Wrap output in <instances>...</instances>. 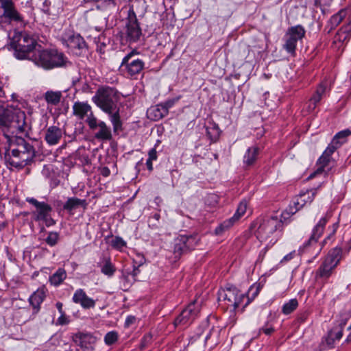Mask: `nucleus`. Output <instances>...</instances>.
Masks as SVG:
<instances>
[{
  "mask_svg": "<svg viewBox=\"0 0 351 351\" xmlns=\"http://www.w3.org/2000/svg\"><path fill=\"white\" fill-rule=\"evenodd\" d=\"M26 118L25 112L21 109L0 104V128L2 130L27 136L31 125Z\"/></svg>",
  "mask_w": 351,
  "mask_h": 351,
  "instance_id": "nucleus-1",
  "label": "nucleus"
},
{
  "mask_svg": "<svg viewBox=\"0 0 351 351\" xmlns=\"http://www.w3.org/2000/svg\"><path fill=\"white\" fill-rule=\"evenodd\" d=\"M11 153L5 154L6 162L12 167L21 169L30 165L36 156L34 146L23 138L15 136L10 141Z\"/></svg>",
  "mask_w": 351,
  "mask_h": 351,
  "instance_id": "nucleus-2",
  "label": "nucleus"
},
{
  "mask_svg": "<svg viewBox=\"0 0 351 351\" xmlns=\"http://www.w3.org/2000/svg\"><path fill=\"white\" fill-rule=\"evenodd\" d=\"M259 225L256 230V237L261 242L268 241L274 245L282 235L284 225L289 223L281 216L267 217L258 219Z\"/></svg>",
  "mask_w": 351,
  "mask_h": 351,
  "instance_id": "nucleus-3",
  "label": "nucleus"
},
{
  "mask_svg": "<svg viewBox=\"0 0 351 351\" xmlns=\"http://www.w3.org/2000/svg\"><path fill=\"white\" fill-rule=\"evenodd\" d=\"M14 50V55L17 59H29L35 53L36 47H40L36 39L25 32H15L9 44Z\"/></svg>",
  "mask_w": 351,
  "mask_h": 351,
  "instance_id": "nucleus-4",
  "label": "nucleus"
},
{
  "mask_svg": "<svg viewBox=\"0 0 351 351\" xmlns=\"http://www.w3.org/2000/svg\"><path fill=\"white\" fill-rule=\"evenodd\" d=\"M31 60L45 70L66 66L69 62L65 55L56 49L37 50L32 55Z\"/></svg>",
  "mask_w": 351,
  "mask_h": 351,
  "instance_id": "nucleus-5",
  "label": "nucleus"
},
{
  "mask_svg": "<svg viewBox=\"0 0 351 351\" xmlns=\"http://www.w3.org/2000/svg\"><path fill=\"white\" fill-rule=\"evenodd\" d=\"M119 100L118 92L109 86L97 89L92 101L106 114H110L117 108Z\"/></svg>",
  "mask_w": 351,
  "mask_h": 351,
  "instance_id": "nucleus-6",
  "label": "nucleus"
},
{
  "mask_svg": "<svg viewBox=\"0 0 351 351\" xmlns=\"http://www.w3.org/2000/svg\"><path fill=\"white\" fill-rule=\"evenodd\" d=\"M342 258L341 247H336L329 251L315 271V278L327 280Z\"/></svg>",
  "mask_w": 351,
  "mask_h": 351,
  "instance_id": "nucleus-7",
  "label": "nucleus"
},
{
  "mask_svg": "<svg viewBox=\"0 0 351 351\" xmlns=\"http://www.w3.org/2000/svg\"><path fill=\"white\" fill-rule=\"evenodd\" d=\"M245 299V293L241 292L235 286L228 285L225 288L219 290L218 301L223 302L227 308H232L235 313Z\"/></svg>",
  "mask_w": 351,
  "mask_h": 351,
  "instance_id": "nucleus-8",
  "label": "nucleus"
},
{
  "mask_svg": "<svg viewBox=\"0 0 351 351\" xmlns=\"http://www.w3.org/2000/svg\"><path fill=\"white\" fill-rule=\"evenodd\" d=\"M138 53L136 50H132L122 59L119 71L125 75L135 78L144 69L145 62L137 57Z\"/></svg>",
  "mask_w": 351,
  "mask_h": 351,
  "instance_id": "nucleus-9",
  "label": "nucleus"
},
{
  "mask_svg": "<svg viewBox=\"0 0 351 351\" xmlns=\"http://www.w3.org/2000/svg\"><path fill=\"white\" fill-rule=\"evenodd\" d=\"M61 40L62 44L75 56H82L87 51V44L79 34L71 31L66 32L63 34Z\"/></svg>",
  "mask_w": 351,
  "mask_h": 351,
  "instance_id": "nucleus-10",
  "label": "nucleus"
},
{
  "mask_svg": "<svg viewBox=\"0 0 351 351\" xmlns=\"http://www.w3.org/2000/svg\"><path fill=\"white\" fill-rule=\"evenodd\" d=\"M86 123L95 139L99 141H108L112 138L111 128L94 114H89L86 119Z\"/></svg>",
  "mask_w": 351,
  "mask_h": 351,
  "instance_id": "nucleus-11",
  "label": "nucleus"
},
{
  "mask_svg": "<svg viewBox=\"0 0 351 351\" xmlns=\"http://www.w3.org/2000/svg\"><path fill=\"white\" fill-rule=\"evenodd\" d=\"M305 34L306 30L301 25L289 27L283 38L285 41L283 49L287 53L294 56L295 54L298 42L302 40L305 36Z\"/></svg>",
  "mask_w": 351,
  "mask_h": 351,
  "instance_id": "nucleus-12",
  "label": "nucleus"
},
{
  "mask_svg": "<svg viewBox=\"0 0 351 351\" xmlns=\"http://www.w3.org/2000/svg\"><path fill=\"white\" fill-rule=\"evenodd\" d=\"M198 243L197 236L179 235L173 240V253L176 259L193 250Z\"/></svg>",
  "mask_w": 351,
  "mask_h": 351,
  "instance_id": "nucleus-13",
  "label": "nucleus"
},
{
  "mask_svg": "<svg viewBox=\"0 0 351 351\" xmlns=\"http://www.w3.org/2000/svg\"><path fill=\"white\" fill-rule=\"evenodd\" d=\"M125 27L127 40L130 43L138 41L142 35V32L133 5L128 6Z\"/></svg>",
  "mask_w": 351,
  "mask_h": 351,
  "instance_id": "nucleus-14",
  "label": "nucleus"
},
{
  "mask_svg": "<svg viewBox=\"0 0 351 351\" xmlns=\"http://www.w3.org/2000/svg\"><path fill=\"white\" fill-rule=\"evenodd\" d=\"M200 308L195 302H191L176 317L173 322L176 327L186 328L198 317Z\"/></svg>",
  "mask_w": 351,
  "mask_h": 351,
  "instance_id": "nucleus-15",
  "label": "nucleus"
},
{
  "mask_svg": "<svg viewBox=\"0 0 351 351\" xmlns=\"http://www.w3.org/2000/svg\"><path fill=\"white\" fill-rule=\"evenodd\" d=\"M330 218V215L326 213V215L323 217H322L317 223L315 226V227L313 229L312 234L311 237L308 239L307 241H306L302 246V252H304L308 250V248L311 246H313L315 245L317 247V251L314 256V258H316L317 255L319 254L322 247L320 245H317V241L319 239V237L322 235L325 226L326 225L327 222L328 221Z\"/></svg>",
  "mask_w": 351,
  "mask_h": 351,
  "instance_id": "nucleus-16",
  "label": "nucleus"
},
{
  "mask_svg": "<svg viewBox=\"0 0 351 351\" xmlns=\"http://www.w3.org/2000/svg\"><path fill=\"white\" fill-rule=\"evenodd\" d=\"M0 7L3 9L2 16L10 22L23 23V17L16 10L14 0H0Z\"/></svg>",
  "mask_w": 351,
  "mask_h": 351,
  "instance_id": "nucleus-17",
  "label": "nucleus"
},
{
  "mask_svg": "<svg viewBox=\"0 0 351 351\" xmlns=\"http://www.w3.org/2000/svg\"><path fill=\"white\" fill-rule=\"evenodd\" d=\"M326 91V84L321 83L317 86L316 90L308 99V101L304 105L302 111L306 114L313 112L317 104L320 102L322 97L325 95Z\"/></svg>",
  "mask_w": 351,
  "mask_h": 351,
  "instance_id": "nucleus-18",
  "label": "nucleus"
},
{
  "mask_svg": "<svg viewBox=\"0 0 351 351\" xmlns=\"http://www.w3.org/2000/svg\"><path fill=\"white\" fill-rule=\"evenodd\" d=\"M72 301L75 304L80 305L83 309L93 308L96 304V301L88 297L83 289L75 290L72 297Z\"/></svg>",
  "mask_w": 351,
  "mask_h": 351,
  "instance_id": "nucleus-19",
  "label": "nucleus"
},
{
  "mask_svg": "<svg viewBox=\"0 0 351 351\" xmlns=\"http://www.w3.org/2000/svg\"><path fill=\"white\" fill-rule=\"evenodd\" d=\"M27 201L29 204H32L36 208L34 212L36 215V220L46 219L50 216L52 208L48 204L44 202H38L36 199H27Z\"/></svg>",
  "mask_w": 351,
  "mask_h": 351,
  "instance_id": "nucleus-20",
  "label": "nucleus"
},
{
  "mask_svg": "<svg viewBox=\"0 0 351 351\" xmlns=\"http://www.w3.org/2000/svg\"><path fill=\"white\" fill-rule=\"evenodd\" d=\"M62 135L63 131L60 128L51 125L45 130L44 139L49 145L53 146L59 143Z\"/></svg>",
  "mask_w": 351,
  "mask_h": 351,
  "instance_id": "nucleus-21",
  "label": "nucleus"
},
{
  "mask_svg": "<svg viewBox=\"0 0 351 351\" xmlns=\"http://www.w3.org/2000/svg\"><path fill=\"white\" fill-rule=\"evenodd\" d=\"M73 342L83 349L88 350L96 343V338L90 333L77 332L73 335Z\"/></svg>",
  "mask_w": 351,
  "mask_h": 351,
  "instance_id": "nucleus-22",
  "label": "nucleus"
},
{
  "mask_svg": "<svg viewBox=\"0 0 351 351\" xmlns=\"http://www.w3.org/2000/svg\"><path fill=\"white\" fill-rule=\"evenodd\" d=\"M73 114L80 120L93 114L92 107L87 101H75L73 105Z\"/></svg>",
  "mask_w": 351,
  "mask_h": 351,
  "instance_id": "nucleus-23",
  "label": "nucleus"
},
{
  "mask_svg": "<svg viewBox=\"0 0 351 351\" xmlns=\"http://www.w3.org/2000/svg\"><path fill=\"white\" fill-rule=\"evenodd\" d=\"M343 336L342 326L334 327L328 334L322 338V343L326 344V348H332L337 341H339Z\"/></svg>",
  "mask_w": 351,
  "mask_h": 351,
  "instance_id": "nucleus-24",
  "label": "nucleus"
},
{
  "mask_svg": "<svg viewBox=\"0 0 351 351\" xmlns=\"http://www.w3.org/2000/svg\"><path fill=\"white\" fill-rule=\"evenodd\" d=\"M46 298V292L44 287L38 289L29 298V302L33 308V313L36 314L40 309V305Z\"/></svg>",
  "mask_w": 351,
  "mask_h": 351,
  "instance_id": "nucleus-25",
  "label": "nucleus"
},
{
  "mask_svg": "<svg viewBox=\"0 0 351 351\" xmlns=\"http://www.w3.org/2000/svg\"><path fill=\"white\" fill-rule=\"evenodd\" d=\"M305 204L306 201L304 199H300V201H299V199H294L286 210L281 213V217L285 219V220L289 221V219L291 216L300 210Z\"/></svg>",
  "mask_w": 351,
  "mask_h": 351,
  "instance_id": "nucleus-26",
  "label": "nucleus"
},
{
  "mask_svg": "<svg viewBox=\"0 0 351 351\" xmlns=\"http://www.w3.org/2000/svg\"><path fill=\"white\" fill-rule=\"evenodd\" d=\"M347 15V10L341 9L332 15L325 27V30L330 33L335 29Z\"/></svg>",
  "mask_w": 351,
  "mask_h": 351,
  "instance_id": "nucleus-27",
  "label": "nucleus"
},
{
  "mask_svg": "<svg viewBox=\"0 0 351 351\" xmlns=\"http://www.w3.org/2000/svg\"><path fill=\"white\" fill-rule=\"evenodd\" d=\"M331 157L325 154L323 152L322 156L318 158L317 161V165L318 166L317 169L312 173L309 176L308 179H312L315 177L317 175L322 174L324 171V169L327 167L330 161Z\"/></svg>",
  "mask_w": 351,
  "mask_h": 351,
  "instance_id": "nucleus-28",
  "label": "nucleus"
},
{
  "mask_svg": "<svg viewBox=\"0 0 351 351\" xmlns=\"http://www.w3.org/2000/svg\"><path fill=\"white\" fill-rule=\"evenodd\" d=\"M166 110H164L161 104L152 106L147 110L148 117L154 121H158L167 115Z\"/></svg>",
  "mask_w": 351,
  "mask_h": 351,
  "instance_id": "nucleus-29",
  "label": "nucleus"
},
{
  "mask_svg": "<svg viewBox=\"0 0 351 351\" xmlns=\"http://www.w3.org/2000/svg\"><path fill=\"white\" fill-rule=\"evenodd\" d=\"M263 285L261 282L253 284L249 288L247 295L245 294L246 302L243 306V310L259 294Z\"/></svg>",
  "mask_w": 351,
  "mask_h": 351,
  "instance_id": "nucleus-30",
  "label": "nucleus"
},
{
  "mask_svg": "<svg viewBox=\"0 0 351 351\" xmlns=\"http://www.w3.org/2000/svg\"><path fill=\"white\" fill-rule=\"evenodd\" d=\"M66 271L64 268L60 267L56 271L49 276V282L54 287L60 286L66 278Z\"/></svg>",
  "mask_w": 351,
  "mask_h": 351,
  "instance_id": "nucleus-31",
  "label": "nucleus"
},
{
  "mask_svg": "<svg viewBox=\"0 0 351 351\" xmlns=\"http://www.w3.org/2000/svg\"><path fill=\"white\" fill-rule=\"evenodd\" d=\"M206 134L212 142H216L220 136V129L217 123L210 121L206 126Z\"/></svg>",
  "mask_w": 351,
  "mask_h": 351,
  "instance_id": "nucleus-32",
  "label": "nucleus"
},
{
  "mask_svg": "<svg viewBox=\"0 0 351 351\" xmlns=\"http://www.w3.org/2000/svg\"><path fill=\"white\" fill-rule=\"evenodd\" d=\"M351 37V24L343 26L336 34L335 42H348Z\"/></svg>",
  "mask_w": 351,
  "mask_h": 351,
  "instance_id": "nucleus-33",
  "label": "nucleus"
},
{
  "mask_svg": "<svg viewBox=\"0 0 351 351\" xmlns=\"http://www.w3.org/2000/svg\"><path fill=\"white\" fill-rule=\"evenodd\" d=\"M87 204L88 203L85 199H68L63 208L64 210H66L69 212H71L80 206L86 208Z\"/></svg>",
  "mask_w": 351,
  "mask_h": 351,
  "instance_id": "nucleus-34",
  "label": "nucleus"
},
{
  "mask_svg": "<svg viewBox=\"0 0 351 351\" xmlns=\"http://www.w3.org/2000/svg\"><path fill=\"white\" fill-rule=\"evenodd\" d=\"M259 149L257 147H249L243 157V162L246 165H252L256 161L258 155Z\"/></svg>",
  "mask_w": 351,
  "mask_h": 351,
  "instance_id": "nucleus-35",
  "label": "nucleus"
},
{
  "mask_svg": "<svg viewBox=\"0 0 351 351\" xmlns=\"http://www.w3.org/2000/svg\"><path fill=\"white\" fill-rule=\"evenodd\" d=\"M62 94L60 91L48 90L45 94V99L48 104L56 106L61 100Z\"/></svg>",
  "mask_w": 351,
  "mask_h": 351,
  "instance_id": "nucleus-36",
  "label": "nucleus"
},
{
  "mask_svg": "<svg viewBox=\"0 0 351 351\" xmlns=\"http://www.w3.org/2000/svg\"><path fill=\"white\" fill-rule=\"evenodd\" d=\"M63 303L61 302H57L56 303V307L60 313V316L56 322V324L58 326L67 325L70 322L69 317L66 315V313L63 309Z\"/></svg>",
  "mask_w": 351,
  "mask_h": 351,
  "instance_id": "nucleus-37",
  "label": "nucleus"
},
{
  "mask_svg": "<svg viewBox=\"0 0 351 351\" xmlns=\"http://www.w3.org/2000/svg\"><path fill=\"white\" fill-rule=\"evenodd\" d=\"M236 221L234 218L230 217L226 220H224L221 222L217 227H216L215 230V233L216 235H221L225 232L228 230L234 223Z\"/></svg>",
  "mask_w": 351,
  "mask_h": 351,
  "instance_id": "nucleus-38",
  "label": "nucleus"
},
{
  "mask_svg": "<svg viewBox=\"0 0 351 351\" xmlns=\"http://www.w3.org/2000/svg\"><path fill=\"white\" fill-rule=\"evenodd\" d=\"M110 116V120L113 126V131L117 132L122 130V122L121 121L120 114L119 110H114L110 114H108Z\"/></svg>",
  "mask_w": 351,
  "mask_h": 351,
  "instance_id": "nucleus-39",
  "label": "nucleus"
},
{
  "mask_svg": "<svg viewBox=\"0 0 351 351\" xmlns=\"http://www.w3.org/2000/svg\"><path fill=\"white\" fill-rule=\"evenodd\" d=\"M42 174L45 177L51 179V185L57 186L60 181L54 177V171L53 165H44L43 169L42 170Z\"/></svg>",
  "mask_w": 351,
  "mask_h": 351,
  "instance_id": "nucleus-40",
  "label": "nucleus"
},
{
  "mask_svg": "<svg viewBox=\"0 0 351 351\" xmlns=\"http://www.w3.org/2000/svg\"><path fill=\"white\" fill-rule=\"evenodd\" d=\"M298 306V300L295 298L289 300L285 302L282 307V313L284 315H289L293 313Z\"/></svg>",
  "mask_w": 351,
  "mask_h": 351,
  "instance_id": "nucleus-41",
  "label": "nucleus"
},
{
  "mask_svg": "<svg viewBox=\"0 0 351 351\" xmlns=\"http://www.w3.org/2000/svg\"><path fill=\"white\" fill-rule=\"evenodd\" d=\"M116 271V267L111 263L110 259L106 260L105 263L101 268V272L108 277H112Z\"/></svg>",
  "mask_w": 351,
  "mask_h": 351,
  "instance_id": "nucleus-42",
  "label": "nucleus"
},
{
  "mask_svg": "<svg viewBox=\"0 0 351 351\" xmlns=\"http://www.w3.org/2000/svg\"><path fill=\"white\" fill-rule=\"evenodd\" d=\"M247 202L245 199H243L238 205L237 209L232 217L234 219L237 221L242 216L245 215L247 211Z\"/></svg>",
  "mask_w": 351,
  "mask_h": 351,
  "instance_id": "nucleus-43",
  "label": "nucleus"
},
{
  "mask_svg": "<svg viewBox=\"0 0 351 351\" xmlns=\"http://www.w3.org/2000/svg\"><path fill=\"white\" fill-rule=\"evenodd\" d=\"M332 1L333 0H314V5L317 8H319L322 14L325 15L329 12L328 7L330 6Z\"/></svg>",
  "mask_w": 351,
  "mask_h": 351,
  "instance_id": "nucleus-44",
  "label": "nucleus"
},
{
  "mask_svg": "<svg viewBox=\"0 0 351 351\" xmlns=\"http://www.w3.org/2000/svg\"><path fill=\"white\" fill-rule=\"evenodd\" d=\"M60 240V234L57 232L51 231L48 232V235L45 239L46 243L50 247H53L58 244Z\"/></svg>",
  "mask_w": 351,
  "mask_h": 351,
  "instance_id": "nucleus-45",
  "label": "nucleus"
},
{
  "mask_svg": "<svg viewBox=\"0 0 351 351\" xmlns=\"http://www.w3.org/2000/svg\"><path fill=\"white\" fill-rule=\"evenodd\" d=\"M119 335L117 331L112 330L107 332L104 336V342L107 346H111L118 341Z\"/></svg>",
  "mask_w": 351,
  "mask_h": 351,
  "instance_id": "nucleus-46",
  "label": "nucleus"
},
{
  "mask_svg": "<svg viewBox=\"0 0 351 351\" xmlns=\"http://www.w3.org/2000/svg\"><path fill=\"white\" fill-rule=\"evenodd\" d=\"M341 146V142L336 141V139L332 138L330 143L328 145L324 153L331 157V155Z\"/></svg>",
  "mask_w": 351,
  "mask_h": 351,
  "instance_id": "nucleus-47",
  "label": "nucleus"
},
{
  "mask_svg": "<svg viewBox=\"0 0 351 351\" xmlns=\"http://www.w3.org/2000/svg\"><path fill=\"white\" fill-rule=\"evenodd\" d=\"M351 134V131L349 129L341 130L337 132L333 139H336V141L341 143V145L346 141V138Z\"/></svg>",
  "mask_w": 351,
  "mask_h": 351,
  "instance_id": "nucleus-48",
  "label": "nucleus"
},
{
  "mask_svg": "<svg viewBox=\"0 0 351 351\" xmlns=\"http://www.w3.org/2000/svg\"><path fill=\"white\" fill-rule=\"evenodd\" d=\"M111 246L117 250H121L126 246V242L120 237H115L111 241Z\"/></svg>",
  "mask_w": 351,
  "mask_h": 351,
  "instance_id": "nucleus-49",
  "label": "nucleus"
},
{
  "mask_svg": "<svg viewBox=\"0 0 351 351\" xmlns=\"http://www.w3.org/2000/svg\"><path fill=\"white\" fill-rule=\"evenodd\" d=\"M160 218V215L158 213H154L152 215L148 220L149 226L152 227V228L156 229L158 228L159 220Z\"/></svg>",
  "mask_w": 351,
  "mask_h": 351,
  "instance_id": "nucleus-50",
  "label": "nucleus"
},
{
  "mask_svg": "<svg viewBox=\"0 0 351 351\" xmlns=\"http://www.w3.org/2000/svg\"><path fill=\"white\" fill-rule=\"evenodd\" d=\"M180 98V97H178L173 98V99H168V100L165 101V102H163V103H162L160 104L162 106L163 109L166 110V112L168 114L169 113V109L171 108V107H173L174 106V104L176 102L178 101Z\"/></svg>",
  "mask_w": 351,
  "mask_h": 351,
  "instance_id": "nucleus-51",
  "label": "nucleus"
},
{
  "mask_svg": "<svg viewBox=\"0 0 351 351\" xmlns=\"http://www.w3.org/2000/svg\"><path fill=\"white\" fill-rule=\"evenodd\" d=\"M275 331L274 328L272 325L269 324V322H267L263 327L259 329V332H262L266 335H270Z\"/></svg>",
  "mask_w": 351,
  "mask_h": 351,
  "instance_id": "nucleus-52",
  "label": "nucleus"
},
{
  "mask_svg": "<svg viewBox=\"0 0 351 351\" xmlns=\"http://www.w3.org/2000/svg\"><path fill=\"white\" fill-rule=\"evenodd\" d=\"M317 190H318V188H312L310 189H306L305 191L302 190L300 192V195L301 197L305 196V195H308V197H310V196L314 197L317 195Z\"/></svg>",
  "mask_w": 351,
  "mask_h": 351,
  "instance_id": "nucleus-53",
  "label": "nucleus"
},
{
  "mask_svg": "<svg viewBox=\"0 0 351 351\" xmlns=\"http://www.w3.org/2000/svg\"><path fill=\"white\" fill-rule=\"evenodd\" d=\"M80 90L82 93H93L92 87L86 82H84L82 83V86L80 88Z\"/></svg>",
  "mask_w": 351,
  "mask_h": 351,
  "instance_id": "nucleus-54",
  "label": "nucleus"
},
{
  "mask_svg": "<svg viewBox=\"0 0 351 351\" xmlns=\"http://www.w3.org/2000/svg\"><path fill=\"white\" fill-rule=\"evenodd\" d=\"M50 5H51V1L49 0H45L43 2V5L41 7L42 11L47 14H50Z\"/></svg>",
  "mask_w": 351,
  "mask_h": 351,
  "instance_id": "nucleus-55",
  "label": "nucleus"
},
{
  "mask_svg": "<svg viewBox=\"0 0 351 351\" xmlns=\"http://www.w3.org/2000/svg\"><path fill=\"white\" fill-rule=\"evenodd\" d=\"M158 158L157 152L155 147L151 149L148 152V158L151 160H156Z\"/></svg>",
  "mask_w": 351,
  "mask_h": 351,
  "instance_id": "nucleus-56",
  "label": "nucleus"
},
{
  "mask_svg": "<svg viewBox=\"0 0 351 351\" xmlns=\"http://www.w3.org/2000/svg\"><path fill=\"white\" fill-rule=\"evenodd\" d=\"M294 256H295V251L291 252L287 254V255H285L282 258V259L280 261V263H287V262L291 261V259H293Z\"/></svg>",
  "mask_w": 351,
  "mask_h": 351,
  "instance_id": "nucleus-57",
  "label": "nucleus"
},
{
  "mask_svg": "<svg viewBox=\"0 0 351 351\" xmlns=\"http://www.w3.org/2000/svg\"><path fill=\"white\" fill-rule=\"evenodd\" d=\"M136 318L134 316L129 315L126 317L125 321V326L128 327L135 322Z\"/></svg>",
  "mask_w": 351,
  "mask_h": 351,
  "instance_id": "nucleus-58",
  "label": "nucleus"
},
{
  "mask_svg": "<svg viewBox=\"0 0 351 351\" xmlns=\"http://www.w3.org/2000/svg\"><path fill=\"white\" fill-rule=\"evenodd\" d=\"M104 3L110 8L115 9L117 7L116 0H104Z\"/></svg>",
  "mask_w": 351,
  "mask_h": 351,
  "instance_id": "nucleus-59",
  "label": "nucleus"
},
{
  "mask_svg": "<svg viewBox=\"0 0 351 351\" xmlns=\"http://www.w3.org/2000/svg\"><path fill=\"white\" fill-rule=\"evenodd\" d=\"M105 47L106 44L104 43H99L97 46V51L101 54H104L105 53Z\"/></svg>",
  "mask_w": 351,
  "mask_h": 351,
  "instance_id": "nucleus-60",
  "label": "nucleus"
},
{
  "mask_svg": "<svg viewBox=\"0 0 351 351\" xmlns=\"http://www.w3.org/2000/svg\"><path fill=\"white\" fill-rule=\"evenodd\" d=\"M41 220L45 221V225L47 227H49L51 226H53L56 223V221L49 217H47L46 219H42Z\"/></svg>",
  "mask_w": 351,
  "mask_h": 351,
  "instance_id": "nucleus-61",
  "label": "nucleus"
},
{
  "mask_svg": "<svg viewBox=\"0 0 351 351\" xmlns=\"http://www.w3.org/2000/svg\"><path fill=\"white\" fill-rule=\"evenodd\" d=\"M139 272H140V270L138 269V267H134V269H133L132 271L130 274L135 280V278L138 276Z\"/></svg>",
  "mask_w": 351,
  "mask_h": 351,
  "instance_id": "nucleus-62",
  "label": "nucleus"
},
{
  "mask_svg": "<svg viewBox=\"0 0 351 351\" xmlns=\"http://www.w3.org/2000/svg\"><path fill=\"white\" fill-rule=\"evenodd\" d=\"M152 161L153 160H149V159H147V161H146V166H147V169L149 171H152L153 170Z\"/></svg>",
  "mask_w": 351,
  "mask_h": 351,
  "instance_id": "nucleus-63",
  "label": "nucleus"
},
{
  "mask_svg": "<svg viewBox=\"0 0 351 351\" xmlns=\"http://www.w3.org/2000/svg\"><path fill=\"white\" fill-rule=\"evenodd\" d=\"M110 169L108 167H104L101 171V174L105 177L108 176L110 175Z\"/></svg>",
  "mask_w": 351,
  "mask_h": 351,
  "instance_id": "nucleus-64",
  "label": "nucleus"
}]
</instances>
